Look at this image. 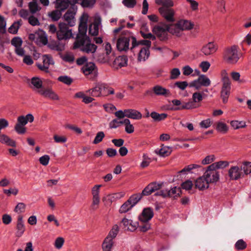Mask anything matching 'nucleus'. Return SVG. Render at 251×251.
Here are the masks:
<instances>
[{"label": "nucleus", "instance_id": "f257e3e1", "mask_svg": "<svg viewBox=\"0 0 251 251\" xmlns=\"http://www.w3.org/2000/svg\"><path fill=\"white\" fill-rule=\"evenodd\" d=\"M107 87L105 84L99 83L96 85L95 87L90 89L87 91L91 96H88L84 92L80 91L75 94L74 98L81 99L83 103L88 104L95 100L93 97H99L104 94H106L105 91Z\"/></svg>", "mask_w": 251, "mask_h": 251}, {"label": "nucleus", "instance_id": "f03ea898", "mask_svg": "<svg viewBox=\"0 0 251 251\" xmlns=\"http://www.w3.org/2000/svg\"><path fill=\"white\" fill-rule=\"evenodd\" d=\"M251 173V162H240L236 166H232L228 171L230 179L238 180Z\"/></svg>", "mask_w": 251, "mask_h": 251}, {"label": "nucleus", "instance_id": "7ed1b4c3", "mask_svg": "<svg viewBox=\"0 0 251 251\" xmlns=\"http://www.w3.org/2000/svg\"><path fill=\"white\" fill-rule=\"evenodd\" d=\"M194 24L186 19H181L176 23L168 24L169 32L173 35L180 37L183 35V31L189 30L193 28Z\"/></svg>", "mask_w": 251, "mask_h": 251}, {"label": "nucleus", "instance_id": "20e7f679", "mask_svg": "<svg viewBox=\"0 0 251 251\" xmlns=\"http://www.w3.org/2000/svg\"><path fill=\"white\" fill-rule=\"evenodd\" d=\"M162 184L151 183L143 190L142 193L131 195L127 200L132 207L135 205L142 199L143 196H148L153 192L161 189Z\"/></svg>", "mask_w": 251, "mask_h": 251}, {"label": "nucleus", "instance_id": "39448f33", "mask_svg": "<svg viewBox=\"0 0 251 251\" xmlns=\"http://www.w3.org/2000/svg\"><path fill=\"white\" fill-rule=\"evenodd\" d=\"M97 48L95 45L90 42L85 34L78 35L73 46L74 49L79 48L81 51L88 53L95 52Z\"/></svg>", "mask_w": 251, "mask_h": 251}, {"label": "nucleus", "instance_id": "423d86ee", "mask_svg": "<svg viewBox=\"0 0 251 251\" xmlns=\"http://www.w3.org/2000/svg\"><path fill=\"white\" fill-rule=\"evenodd\" d=\"M23 40L19 37H15L11 41V44L15 47V52L18 56L24 57L23 62L27 65H31L33 63V61L31 57L29 55L25 54V50L22 46Z\"/></svg>", "mask_w": 251, "mask_h": 251}, {"label": "nucleus", "instance_id": "0eeeda50", "mask_svg": "<svg viewBox=\"0 0 251 251\" xmlns=\"http://www.w3.org/2000/svg\"><path fill=\"white\" fill-rule=\"evenodd\" d=\"M241 55L242 54L239 52L238 46L233 45L226 50L224 59L228 64H235L239 61Z\"/></svg>", "mask_w": 251, "mask_h": 251}, {"label": "nucleus", "instance_id": "6e6552de", "mask_svg": "<svg viewBox=\"0 0 251 251\" xmlns=\"http://www.w3.org/2000/svg\"><path fill=\"white\" fill-rule=\"evenodd\" d=\"M221 75L222 76V87L221 95L223 102L226 103L227 102L228 98L230 94L231 81L226 70L222 71Z\"/></svg>", "mask_w": 251, "mask_h": 251}, {"label": "nucleus", "instance_id": "1a4fd4ad", "mask_svg": "<svg viewBox=\"0 0 251 251\" xmlns=\"http://www.w3.org/2000/svg\"><path fill=\"white\" fill-rule=\"evenodd\" d=\"M57 38L58 40H67L72 37V30L69 28L68 25L65 23L60 22L58 25V30L56 32Z\"/></svg>", "mask_w": 251, "mask_h": 251}, {"label": "nucleus", "instance_id": "9d476101", "mask_svg": "<svg viewBox=\"0 0 251 251\" xmlns=\"http://www.w3.org/2000/svg\"><path fill=\"white\" fill-rule=\"evenodd\" d=\"M161 16L168 22H174L175 21L176 11L172 8L161 7L158 9Z\"/></svg>", "mask_w": 251, "mask_h": 251}, {"label": "nucleus", "instance_id": "9b49d317", "mask_svg": "<svg viewBox=\"0 0 251 251\" xmlns=\"http://www.w3.org/2000/svg\"><path fill=\"white\" fill-rule=\"evenodd\" d=\"M42 59V63L37 62L36 66L40 70L48 73L50 66L54 65V61L50 55L47 54L43 55Z\"/></svg>", "mask_w": 251, "mask_h": 251}, {"label": "nucleus", "instance_id": "f8f14e48", "mask_svg": "<svg viewBox=\"0 0 251 251\" xmlns=\"http://www.w3.org/2000/svg\"><path fill=\"white\" fill-rule=\"evenodd\" d=\"M203 175L208 184L216 183L219 179V173L212 168L210 169L209 166L207 168Z\"/></svg>", "mask_w": 251, "mask_h": 251}, {"label": "nucleus", "instance_id": "ddd939ff", "mask_svg": "<svg viewBox=\"0 0 251 251\" xmlns=\"http://www.w3.org/2000/svg\"><path fill=\"white\" fill-rule=\"evenodd\" d=\"M210 84L211 81L209 78L205 75H201L198 79L190 83V86L199 89L201 86L207 87L209 86Z\"/></svg>", "mask_w": 251, "mask_h": 251}, {"label": "nucleus", "instance_id": "4468645a", "mask_svg": "<svg viewBox=\"0 0 251 251\" xmlns=\"http://www.w3.org/2000/svg\"><path fill=\"white\" fill-rule=\"evenodd\" d=\"M152 31L160 40H164L167 38L168 32H169L168 24H165L162 26L160 25L155 26Z\"/></svg>", "mask_w": 251, "mask_h": 251}, {"label": "nucleus", "instance_id": "2eb2a0df", "mask_svg": "<svg viewBox=\"0 0 251 251\" xmlns=\"http://www.w3.org/2000/svg\"><path fill=\"white\" fill-rule=\"evenodd\" d=\"M218 46L215 42H209L201 47V52L205 56H209L215 53L218 50Z\"/></svg>", "mask_w": 251, "mask_h": 251}, {"label": "nucleus", "instance_id": "dca6fc26", "mask_svg": "<svg viewBox=\"0 0 251 251\" xmlns=\"http://www.w3.org/2000/svg\"><path fill=\"white\" fill-rule=\"evenodd\" d=\"M125 195V192L123 191L108 194L103 197L102 201L105 204L111 205L112 202L124 198Z\"/></svg>", "mask_w": 251, "mask_h": 251}, {"label": "nucleus", "instance_id": "f3484780", "mask_svg": "<svg viewBox=\"0 0 251 251\" xmlns=\"http://www.w3.org/2000/svg\"><path fill=\"white\" fill-rule=\"evenodd\" d=\"M129 36L128 35L121 36L117 41V48L119 51H126L129 47Z\"/></svg>", "mask_w": 251, "mask_h": 251}, {"label": "nucleus", "instance_id": "a211bd4d", "mask_svg": "<svg viewBox=\"0 0 251 251\" xmlns=\"http://www.w3.org/2000/svg\"><path fill=\"white\" fill-rule=\"evenodd\" d=\"M39 95L51 100H59L60 98L52 88L45 87L42 91H39Z\"/></svg>", "mask_w": 251, "mask_h": 251}, {"label": "nucleus", "instance_id": "6ab92c4d", "mask_svg": "<svg viewBox=\"0 0 251 251\" xmlns=\"http://www.w3.org/2000/svg\"><path fill=\"white\" fill-rule=\"evenodd\" d=\"M181 192V191L179 187H174L169 190H162L158 192L157 194L163 197H169L176 198L180 196Z\"/></svg>", "mask_w": 251, "mask_h": 251}, {"label": "nucleus", "instance_id": "aec40b11", "mask_svg": "<svg viewBox=\"0 0 251 251\" xmlns=\"http://www.w3.org/2000/svg\"><path fill=\"white\" fill-rule=\"evenodd\" d=\"M30 87L39 95V91H42L45 88L43 86V81L39 77H33L30 79Z\"/></svg>", "mask_w": 251, "mask_h": 251}, {"label": "nucleus", "instance_id": "412c9836", "mask_svg": "<svg viewBox=\"0 0 251 251\" xmlns=\"http://www.w3.org/2000/svg\"><path fill=\"white\" fill-rule=\"evenodd\" d=\"M89 20V16L87 13H83L80 18L78 27L79 34L85 35L87 31V23Z\"/></svg>", "mask_w": 251, "mask_h": 251}, {"label": "nucleus", "instance_id": "4be33fe9", "mask_svg": "<svg viewBox=\"0 0 251 251\" xmlns=\"http://www.w3.org/2000/svg\"><path fill=\"white\" fill-rule=\"evenodd\" d=\"M132 46L131 50H133L136 47L140 48H148L149 49L151 46V42L148 40H142L137 41L136 38L134 37H131Z\"/></svg>", "mask_w": 251, "mask_h": 251}, {"label": "nucleus", "instance_id": "5701e85b", "mask_svg": "<svg viewBox=\"0 0 251 251\" xmlns=\"http://www.w3.org/2000/svg\"><path fill=\"white\" fill-rule=\"evenodd\" d=\"M104 50L105 54L101 59V61L103 62H109L114 57V52L112 50L111 45L109 43H105Z\"/></svg>", "mask_w": 251, "mask_h": 251}, {"label": "nucleus", "instance_id": "b1692460", "mask_svg": "<svg viewBox=\"0 0 251 251\" xmlns=\"http://www.w3.org/2000/svg\"><path fill=\"white\" fill-rule=\"evenodd\" d=\"M153 216V212L151 208H145L139 216V220L141 222H148Z\"/></svg>", "mask_w": 251, "mask_h": 251}, {"label": "nucleus", "instance_id": "393cba45", "mask_svg": "<svg viewBox=\"0 0 251 251\" xmlns=\"http://www.w3.org/2000/svg\"><path fill=\"white\" fill-rule=\"evenodd\" d=\"M195 188L199 190L202 191L209 187V184L204 176V175L197 178L195 181Z\"/></svg>", "mask_w": 251, "mask_h": 251}, {"label": "nucleus", "instance_id": "a878e982", "mask_svg": "<svg viewBox=\"0 0 251 251\" xmlns=\"http://www.w3.org/2000/svg\"><path fill=\"white\" fill-rule=\"evenodd\" d=\"M154 152L157 155L165 157L171 154L172 149L171 147L162 144L159 148H157Z\"/></svg>", "mask_w": 251, "mask_h": 251}, {"label": "nucleus", "instance_id": "bb28decb", "mask_svg": "<svg viewBox=\"0 0 251 251\" xmlns=\"http://www.w3.org/2000/svg\"><path fill=\"white\" fill-rule=\"evenodd\" d=\"M127 60L126 57L120 56L114 60L111 66L114 69L118 70L126 66L127 64Z\"/></svg>", "mask_w": 251, "mask_h": 251}, {"label": "nucleus", "instance_id": "cd10ccee", "mask_svg": "<svg viewBox=\"0 0 251 251\" xmlns=\"http://www.w3.org/2000/svg\"><path fill=\"white\" fill-rule=\"evenodd\" d=\"M75 12L74 10H69L64 15V19L65 22L67 23V25L69 26H73L75 25Z\"/></svg>", "mask_w": 251, "mask_h": 251}, {"label": "nucleus", "instance_id": "c85d7f7f", "mask_svg": "<svg viewBox=\"0 0 251 251\" xmlns=\"http://www.w3.org/2000/svg\"><path fill=\"white\" fill-rule=\"evenodd\" d=\"M153 93L158 96H162L165 97H169L171 95V92L169 89L160 86L156 85L152 88Z\"/></svg>", "mask_w": 251, "mask_h": 251}, {"label": "nucleus", "instance_id": "c756f323", "mask_svg": "<svg viewBox=\"0 0 251 251\" xmlns=\"http://www.w3.org/2000/svg\"><path fill=\"white\" fill-rule=\"evenodd\" d=\"M100 18L95 17L93 23L91 24L89 26V33L93 36L97 35L99 32V26L100 24Z\"/></svg>", "mask_w": 251, "mask_h": 251}, {"label": "nucleus", "instance_id": "7c9ffc66", "mask_svg": "<svg viewBox=\"0 0 251 251\" xmlns=\"http://www.w3.org/2000/svg\"><path fill=\"white\" fill-rule=\"evenodd\" d=\"M122 223L125 229L130 231H134L136 229L137 227L136 223L133 222L132 220L128 219L126 218H124L123 219Z\"/></svg>", "mask_w": 251, "mask_h": 251}, {"label": "nucleus", "instance_id": "2f4dec72", "mask_svg": "<svg viewBox=\"0 0 251 251\" xmlns=\"http://www.w3.org/2000/svg\"><path fill=\"white\" fill-rule=\"evenodd\" d=\"M36 44L38 45H45L48 43V39L44 31L39 30L36 31Z\"/></svg>", "mask_w": 251, "mask_h": 251}, {"label": "nucleus", "instance_id": "473e14b6", "mask_svg": "<svg viewBox=\"0 0 251 251\" xmlns=\"http://www.w3.org/2000/svg\"><path fill=\"white\" fill-rule=\"evenodd\" d=\"M16 228L17 230V235L19 237L21 236L25 230V227L23 221V217L21 215H19L17 217Z\"/></svg>", "mask_w": 251, "mask_h": 251}, {"label": "nucleus", "instance_id": "72a5a7b5", "mask_svg": "<svg viewBox=\"0 0 251 251\" xmlns=\"http://www.w3.org/2000/svg\"><path fill=\"white\" fill-rule=\"evenodd\" d=\"M150 51L148 48H140L137 56V60L139 62H144L147 60L150 56Z\"/></svg>", "mask_w": 251, "mask_h": 251}, {"label": "nucleus", "instance_id": "f704fd0d", "mask_svg": "<svg viewBox=\"0 0 251 251\" xmlns=\"http://www.w3.org/2000/svg\"><path fill=\"white\" fill-rule=\"evenodd\" d=\"M34 116L31 114H28L26 116H20L17 118L18 123L25 126L28 122L32 123L34 121Z\"/></svg>", "mask_w": 251, "mask_h": 251}, {"label": "nucleus", "instance_id": "c9c22d12", "mask_svg": "<svg viewBox=\"0 0 251 251\" xmlns=\"http://www.w3.org/2000/svg\"><path fill=\"white\" fill-rule=\"evenodd\" d=\"M114 245V240L105 237L101 245L102 251H112Z\"/></svg>", "mask_w": 251, "mask_h": 251}, {"label": "nucleus", "instance_id": "e433bc0d", "mask_svg": "<svg viewBox=\"0 0 251 251\" xmlns=\"http://www.w3.org/2000/svg\"><path fill=\"white\" fill-rule=\"evenodd\" d=\"M216 130L222 134L227 133L229 130L228 126L223 121H218L215 123Z\"/></svg>", "mask_w": 251, "mask_h": 251}, {"label": "nucleus", "instance_id": "4c0bfd02", "mask_svg": "<svg viewBox=\"0 0 251 251\" xmlns=\"http://www.w3.org/2000/svg\"><path fill=\"white\" fill-rule=\"evenodd\" d=\"M0 142L13 147L16 146L15 141L4 134H0Z\"/></svg>", "mask_w": 251, "mask_h": 251}, {"label": "nucleus", "instance_id": "58836bf2", "mask_svg": "<svg viewBox=\"0 0 251 251\" xmlns=\"http://www.w3.org/2000/svg\"><path fill=\"white\" fill-rule=\"evenodd\" d=\"M126 117L134 120H139L142 117V114L134 109H126Z\"/></svg>", "mask_w": 251, "mask_h": 251}, {"label": "nucleus", "instance_id": "ea45409f", "mask_svg": "<svg viewBox=\"0 0 251 251\" xmlns=\"http://www.w3.org/2000/svg\"><path fill=\"white\" fill-rule=\"evenodd\" d=\"M229 165V162L227 161H220L215 162L211 165H209V168H212L215 171L219 169L225 168Z\"/></svg>", "mask_w": 251, "mask_h": 251}, {"label": "nucleus", "instance_id": "a19ab883", "mask_svg": "<svg viewBox=\"0 0 251 251\" xmlns=\"http://www.w3.org/2000/svg\"><path fill=\"white\" fill-rule=\"evenodd\" d=\"M201 167V166L196 164H191L186 166L182 170L180 171L178 173L182 174L184 175L188 174L189 173H192L193 170L197 169Z\"/></svg>", "mask_w": 251, "mask_h": 251}, {"label": "nucleus", "instance_id": "79ce46f5", "mask_svg": "<svg viewBox=\"0 0 251 251\" xmlns=\"http://www.w3.org/2000/svg\"><path fill=\"white\" fill-rule=\"evenodd\" d=\"M140 33L142 37L145 39H155V37L149 32V30L146 25H144L141 28Z\"/></svg>", "mask_w": 251, "mask_h": 251}, {"label": "nucleus", "instance_id": "37998d69", "mask_svg": "<svg viewBox=\"0 0 251 251\" xmlns=\"http://www.w3.org/2000/svg\"><path fill=\"white\" fill-rule=\"evenodd\" d=\"M48 16L50 18L52 21H58L62 15V11L58 9L53 10L48 14Z\"/></svg>", "mask_w": 251, "mask_h": 251}, {"label": "nucleus", "instance_id": "c03bdc74", "mask_svg": "<svg viewBox=\"0 0 251 251\" xmlns=\"http://www.w3.org/2000/svg\"><path fill=\"white\" fill-rule=\"evenodd\" d=\"M69 5V4L66 0H56L55 7L61 11L67 9Z\"/></svg>", "mask_w": 251, "mask_h": 251}, {"label": "nucleus", "instance_id": "a18cd8bd", "mask_svg": "<svg viewBox=\"0 0 251 251\" xmlns=\"http://www.w3.org/2000/svg\"><path fill=\"white\" fill-rule=\"evenodd\" d=\"M122 124H124L125 126V131L127 133H132L134 131L133 126L130 123V121L128 119H125L121 122Z\"/></svg>", "mask_w": 251, "mask_h": 251}, {"label": "nucleus", "instance_id": "49530a36", "mask_svg": "<svg viewBox=\"0 0 251 251\" xmlns=\"http://www.w3.org/2000/svg\"><path fill=\"white\" fill-rule=\"evenodd\" d=\"M65 243V239L62 237H57L53 242V245L55 249L58 250H61Z\"/></svg>", "mask_w": 251, "mask_h": 251}, {"label": "nucleus", "instance_id": "de8ad7c7", "mask_svg": "<svg viewBox=\"0 0 251 251\" xmlns=\"http://www.w3.org/2000/svg\"><path fill=\"white\" fill-rule=\"evenodd\" d=\"M95 67L94 64L90 62L84 66L82 68V70L85 75H90L94 71Z\"/></svg>", "mask_w": 251, "mask_h": 251}, {"label": "nucleus", "instance_id": "09e8293b", "mask_svg": "<svg viewBox=\"0 0 251 251\" xmlns=\"http://www.w3.org/2000/svg\"><path fill=\"white\" fill-rule=\"evenodd\" d=\"M22 24L21 20L14 22L8 28V32L11 34H16Z\"/></svg>", "mask_w": 251, "mask_h": 251}, {"label": "nucleus", "instance_id": "8fccbe9b", "mask_svg": "<svg viewBox=\"0 0 251 251\" xmlns=\"http://www.w3.org/2000/svg\"><path fill=\"white\" fill-rule=\"evenodd\" d=\"M26 205V204L23 202H18L16 206H15L14 208V212L15 213H17L18 214H20L23 213H24L25 211Z\"/></svg>", "mask_w": 251, "mask_h": 251}, {"label": "nucleus", "instance_id": "3c124183", "mask_svg": "<svg viewBox=\"0 0 251 251\" xmlns=\"http://www.w3.org/2000/svg\"><path fill=\"white\" fill-rule=\"evenodd\" d=\"M119 231V226L117 225H114L110 231H109L108 235L106 237L109 239L114 240L117 235Z\"/></svg>", "mask_w": 251, "mask_h": 251}, {"label": "nucleus", "instance_id": "603ef678", "mask_svg": "<svg viewBox=\"0 0 251 251\" xmlns=\"http://www.w3.org/2000/svg\"><path fill=\"white\" fill-rule=\"evenodd\" d=\"M102 187L101 184L95 185L91 189L92 198L100 199V189Z\"/></svg>", "mask_w": 251, "mask_h": 251}, {"label": "nucleus", "instance_id": "864d4df0", "mask_svg": "<svg viewBox=\"0 0 251 251\" xmlns=\"http://www.w3.org/2000/svg\"><path fill=\"white\" fill-rule=\"evenodd\" d=\"M230 126L234 129H237L240 128L246 127V124L245 121H239L237 120L231 121L230 122Z\"/></svg>", "mask_w": 251, "mask_h": 251}, {"label": "nucleus", "instance_id": "5fc2aeb1", "mask_svg": "<svg viewBox=\"0 0 251 251\" xmlns=\"http://www.w3.org/2000/svg\"><path fill=\"white\" fill-rule=\"evenodd\" d=\"M133 207L128 200L126 201L119 208V212L121 214L125 213L129 211Z\"/></svg>", "mask_w": 251, "mask_h": 251}, {"label": "nucleus", "instance_id": "6e6d98bb", "mask_svg": "<svg viewBox=\"0 0 251 251\" xmlns=\"http://www.w3.org/2000/svg\"><path fill=\"white\" fill-rule=\"evenodd\" d=\"M100 199L92 198V202L90 206V210L94 212L97 210L100 207Z\"/></svg>", "mask_w": 251, "mask_h": 251}, {"label": "nucleus", "instance_id": "4d7b16f0", "mask_svg": "<svg viewBox=\"0 0 251 251\" xmlns=\"http://www.w3.org/2000/svg\"><path fill=\"white\" fill-rule=\"evenodd\" d=\"M28 7L30 11L32 13H35L40 10V8L37 4V0H32L28 4Z\"/></svg>", "mask_w": 251, "mask_h": 251}, {"label": "nucleus", "instance_id": "13d9d810", "mask_svg": "<svg viewBox=\"0 0 251 251\" xmlns=\"http://www.w3.org/2000/svg\"><path fill=\"white\" fill-rule=\"evenodd\" d=\"M189 4L190 9L193 12H197L199 10V2L195 0H186Z\"/></svg>", "mask_w": 251, "mask_h": 251}, {"label": "nucleus", "instance_id": "bf43d9fd", "mask_svg": "<svg viewBox=\"0 0 251 251\" xmlns=\"http://www.w3.org/2000/svg\"><path fill=\"white\" fill-rule=\"evenodd\" d=\"M156 2L158 4H162V7L172 8L174 6L173 0H156Z\"/></svg>", "mask_w": 251, "mask_h": 251}, {"label": "nucleus", "instance_id": "052dcab7", "mask_svg": "<svg viewBox=\"0 0 251 251\" xmlns=\"http://www.w3.org/2000/svg\"><path fill=\"white\" fill-rule=\"evenodd\" d=\"M198 106L193 100H189L187 102H184V103L180 109H183V110H189L196 108Z\"/></svg>", "mask_w": 251, "mask_h": 251}, {"label": "nucleus", "instance_id": "680f3d73", "mask_svg": "<svg viewBox=\"0 0 251 251\" xmlns=\"http://www.w3.org/2000/svg\"><path fill=\"white\" fill-rule=\"evenodd\" d=\"M54 142L56 143L63 144L67 142V137L65 135L55 134L53 136Z\"/></svg>", "mask_w": 251, "mask_h": 251}, {"label": "nucleus", "instance_id": "e2e57ef3", "mask_svg": "<svg viewBox=\"0 0 251 251\" xmlns=\"http://www.w3.org/2000/svg\"><path fill=\"white\" fill-rule=\"evenodd\" d=\"M151 160L147 154H143L142 161L140 164L142 168L147 167L151 162Z\"/></svg>", "mask_w": 251, "mask_h": 251}, {"label": "nucleus", "instance_id": "0e129e2a", "mask_svg": "<svg viewBox=\"0 0 251 251\" xmlns=\"http://www.w3.org/2000/svg\"><path fill=\"white\" fill-rule=\"evenodd\" d=\"M14 129L18 134H25L26 131L25 126L18 123H17L15 125Z\"/></svg>", "mask_w": 251, "mask_h": 251}, {"label": "nucleus", "instance_id": "69168bd1", "mask_svg": "<svg viewBox=\"0 0 251 251\" xmlns=\"http://www.w3.org/2000/svg\"><path fill=\"white\" fill-rule=\"evenodd\" d=\"M246 243L242 239L238 240L235 244V247L237 250H243L247 248Z\"/></svg>", "mask_w": 251, "mask_h": 251}, {"label": "nucleus", "instance_id": "338daca9", "mask_svg": "<svg viewBox=\"0 0 251 251\" xmlns=\"http://www.w3.org/2000/svg\"><path fill=\"white\" fill-rule=\"evenodd\" d=\"M215 160V156L214 154L207 155L201 161V164L203 165H207L214 162Z\"/></svg>", "mask_w": 251, "mask_h": 251}, {"label": "nucleus", "instance_id": "774afa93", "mask_svg": "<svg viewBox=\"0 0 251 251\" xmlns=\"http://www.w3.org/2000/svg\"><path fill=\"white\" fill-rule=\"evenodd\" d=\"M105 136V134L103 131L98 132L93 142L94 144H98L101 142Z\"/></svg>", "mask_w": 251, "mask_h": 251}]
</instances>
